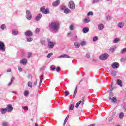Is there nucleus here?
Masks as SVG:
<instances>
[{
  "instance_id": "obj_48",
  "label": "nucleus",
  "mask_w": 126,
  "mask_h": 126,
  "mask_svg": "<svg viewBox=\"0 0 126 126\" xmlns=\"http://www.w3.org/2000/svg\"><path fill=\"white\" fill-rule=\"evenodd\" d=\"M3 126H8V123L7 122H3Z\"/></svg>"
},
{
  "instance_id": "obj_10",
  "label": "nucleus",
  "mask_w": 126,
  "mask_h": 126,
  "mask_svg": "<svg viewBox=\"0 0 126 126\" xmlns=\"http://www.w3.org/2000/svg\"><path fill=\"white\" fill-rule=\"evenodd\" d=\"M57 58L58 59H70V56H68L67 54H63L60 56H58Z\"/></svg>"
},
{
  "instance_id": "obj_44",
  "label": "nucleus",
  "mask_w": 126,
  "mask_h": 126,
  "mask_svg": "<svg viewBox=\"0 0 126 126\" xmlns=\"http://www.w3.org/2000/svg\"><path fill=\"white\" fill-rule=\"evenodd\" d=\"M87 15H88V16H90V15H93V12H92V11H90V12H89L88 13Z\"/></svg>"
},
{
  "instance_id": "obj_55",
  "label": "nucleus",
  "mask_w": 126,
  "mask_h": 126,
  "mask_svg": "<svg viewBox=\"0 0 126 126\" xmlns=\"http://www.w3.org/2000/svg\"><path fill=\"white\" fill-rule=\"evenodd\" d=\"M41 43L42 45H46V41L45 40H41Z\"/></svg>"
},
{
  "instance_id": "obj_3",
  "label": "nucleus",
  "mask_w": 126,
  "mask_h": 126,
  "mask_svg": "<svg viewBox=\"0 0 126 126\" xmlns=\"http://www.w3.org/2000/svg\"><path fill=\"white\" fill-rule=\"evenodd\" d=\"M40 12H42V13H43V14H49V13H50L49 8H46L45 9V6H42L40 8Z\"/></svg>"
},
{
  "instance_id": "obj_11",
  "label": "nucleus",
  "mask_w": 126,
  "mask_h": 126,
  "mask_svg": "<svg viewBox=\"0 0 126 126\" xmlns=\"http://www.w3.org/2000/svg\"><path fill=\"white\" fill-rule=\"evenodd\" d=\"M6 110H7V112H12L13 110V107H12L11 104H9L6 107Z\"/></svg>"
},
{
  "instance_id": "obj_53",
  "label": "nucleus",
  "mask_w": 126,
  "mask_h": 126,
  "mask_svg": "<svg viewBox=\"0 0 126 126\" xmlns=\"http://www.w3.org/2000/svg\"><path fill=\"white\" fill-rule=\"evenodd\" d=\"M18 70L20 71V72L22 71L23 70L22 68H21L20 66H18Z\"/></svg>"
},
{
  "instance_id": "obj_27",
  "label": "nucleus",
  "mask_w": 126,
  "mask_h": 126,
  "mask_svg": "<svg viewBox=\"0 0 126 126\" xmlns=\"http://www.w3.org/2000/svg\"><path fill=\"white\" fill-rule=\"evenodd\" d=\"M0 28L1 30H4V29L6 28V26H5V24H2L0 27Z\"/></svg>"
},
{
  "instance_id": "obj_5",
  "label": "nucleus",
  "mask_w": 126,
  "mask_h": 126,
  "mask_svg": "<svg viewBox=\"0 0 126 126\" xmlns=\"http://www.w3.org/2000/svg\"><path fill=\"white\" fill-rule=\"evenodd\" d=\"M47 42L48 45V48H49V49H53L55 45H56L55 42H52L51 41V39L49 38L47 39Z\"/></svg>"
},
{
  "instance_id": "obj_49",
  "label": "nucleus",
  "mask_w": 126,
  "mask_h": 126,
  "mask_svg": "<svg viewBox=\"0 0 126 126\" xmlns=\"http://www.w3.org/2000/svg\"><path fill=\"white\" fill-rule=\"evenodd\" d=\"M113 119H114V117H113L112 116L109 117L108 118L109 122H112V121H113Z\"/></svg>"
},
{
  "instance_id": "obj_18",
  "label": "nucleus",
  "mask_w": 126,
  "mask_h": 126,
  "mask_svg": "<svg viewBox=\"0 0 126 126\" xmlns=\"http://www.w3.org/2000/svg\"><path fill=\"white\" fill-rule=\"evenodd\" d=\"M20 63L22 64H26L27 63V60L23 59L20 61Z\"/></svg>"
},
{
  "instance_id": "obj_30",
  "label": "nucleus",
  "mask_w": 126,
  "mask_h": 126,
  "mask_svg": "<svg viewBox=\"0 0 126 126\" xmlns=\"http://www.w3.org/2000/svg\"><path fill=\"white\" fill-rule=\"evenodd\" d=\"M111 74L112 76H116V75H117V72L115 71H112Z\"/></svg>"
},
{
  "instance_id": "obj_57",
  "label": "nucleus",
  "mask_w": 126,
  "mask_h": 126,
  "mask_svg": "<svg viewBox=\"0 0 126 126\" xmlns=\"http://www.w3.org/2000/svg\"><path fill=\"white\" fill-rule=\"evenodd\" d=\"M50 68H51V70H54L56 69V67L50 66Z\"/></svg>"
},
{
  "instance_id": "obj_35",
  "label": "nucleus",
  "mask_w": 126,
  "mask_h": 126,
  "mask_svg": "<svg viewBox=\"0 0 126 126\" xmlns=\"http://www.w3.org/2000/svg\"><path fill=\"white\" fill-rule=\"evenodd\" d=\"M39 78H40V82H39L38 87H41V85L42 84V82L43 81V78L42 77H40Z\"/></svg>"
},
{
  "instance_id": "obj_13",
  "label": "nucleus",
  "mask_w": 126,
  "mask_h": 126,
  "mask_svg": "<svg viewBox=\"0 0 126 126\" xmlns=\"http://www.w3.org/2000/svg\"><path fill=\"white\" fill-rule=\"evenodd\" d=\"M32 34L33 33L30 31H28L25 33V35L27 36V37H30L31 36H32Z\"/></svg>"
},
{
  "instance_id": "obj_37",
  "label": "nucleus",
  "mask_w": 126,
  "mask_h": 126,
  "mask_svg": "<svg viewBox=\"0 0 126 126\" xmlns=\"http://www.w3.org/2000/svg\"><path fill=\"white\" fill-rule=\"evenodd\" d=\"M80 104H81V101H79L78 102L76 105H75V108H78V107H79V105H80Z\"/></svg>"
},
{
  "instance_id": "obj_47",
  "label": "nucleus",
  "mask_w": 126,
  "mask_h": 126,
  "mask_svg": "<svg viewBox=\"0 0 126 126\" xmlns=\"http://www.w3.org/2000/svg\"><path fill=\"white\" fill-rule=\"evenodd\" d=\"M22 109H23V110L27 111V110H28V107H27V106H22Z\"/></svg>"
},
{
  "instance_id": "obj_31",
  "label": "nucleus",
  "mask_w": 126,
  "mask_h": 126,
  "mask_svg": "<svg viewBox=\"0 0 126 126\" xmlns=\"http://www.w3.org/2000/svg\"><path fill=\"white\" fill-rule=\"evenodd\" d=\"M84 23H89V22H90V20H89V19H84Z\"/></svg>"
},
{
  "instance_id": "obj_40",
  "label": "nucleus",
  "mask_w": 126,
  "mask_h": 126,
  "mask_svg": "<svg viewBox=\"0 0 126 126\" xmlns=\"http://www.w3.org/2000/svg\"><path fill=\"white\" fill-rule=\"evenodd\" d=\"M52 56H53V53H49L47 55V58H48V59H50V58H51V57H52Z\"/></svg>"
},
{
  "instance_id": "obj_6",
  "label": "nucleus",
  "mask_w": 126,
  "mask_h": 126,
  "mask_svg": "<svg viewBox=\"0 0 126 126\" xmlns=\"http://www.w3.org/2000/svg\"><path fill=\"white\" fill-rule=\"evenodd\" d=\"M108 58L109 55L107 53L102 54L99 57V59L100 60H101V61H106V60H107V59H108Z\"/></svg>"
},
{
  "instance_id": "obj_38",
  "label": "nucleus",
  "mask_w": 126,
  "mask_h": 126,
  "mask_svg": "<svg viewBox=\"0 0 126 126\" xmlns=\"http://www.w3.org/2000/svg\"><path fill=\"white\" fill-rule=\"evenodd\" d=\"M28 85L29 86V87H30L31 88H32V84L31 82H29L28 83Z\"/></svg>"
},
{
  "instance_id": "obj_16",
  "label": "nucleus",
  "mask_w": 126,
  "mask_h": 126,
  "mask_svg": "<svg viewBox=\"0 0 126 126\" xmlns=\"http://www.w3.org/2000/svg\"><path fill=\"white\" fill-rule=\"evenodd\" d=\"M74 47L76 49H79V47H80V44L78 41H76L74 43Z\"/></svg>"
},
{
  "instance_id": "obj_14",
  "label": "nucleus",
  "mask_w": 126,
  "mask_h": 126,
  "mask_svg": "<svg viewBox=\"0 0 126 126\" xmlns=\"http://www.w3.org/2000/svg\"><path fill=\"white\" fill-rule=\"evenodd\" d=\"M42 14L41 13H39L37 15L36 17H35V20L36 21H39L41 18H42Z\"/></svg>"
},
{
  "instance_id": "obj_22",
  "label": "nucleus",
  "mask_w": 126,
  "mask_h": 126,
  "mask_svg": "<svg viewBox=\"0 0 126 126\" xmlns=\"http://www.w3.org/2000/svg\"><path fill=\"white\" fill-rule=\"evenodd\" d=\"M0 112H1V113L2 115H3V114H5V113H6V112H7V110H6V108H2L0 110Z\"/></svg>"
},
{
  "instance_id": "obj_42",
  "label": "nucleus",
  "mask_w": 126,
  "mask_h": 126,
  "mask_svg": "<svg viewBox=\"0 0 126 126\" xmlns=\"http://www.w3.org/2000/svg\"><path fill=\"white\" fill-rule=\"evenodd\" d=\"M28 42H32L33 41V39L31 37H29L27 39Z\"/></svg>"
},
{
  "instance_id": "obj_50",
  "label": "nucleus",
  "mask_w": 126,
  "mask_h": 126,
  "mask_svg": "<svg viewBox=\"0 0 126 126\" xmlns=\"http://www.w3.org/2000/svg\"><path fill=\"white\" fill-rule=\"evenodd\" d=\"M56 71H57V72H60V71H61V68H60V67H57Z\"/></svg>"
},
{
  "instance_id": "obj_58",
  "label": "nucleus",
  "mask_w": 126,
  "mask_h": 126,
  "mask_svg": "<svg viewBox=\"0 0 126 126\" xmlns=\"http://www.w3.org/2000/svg\"><path fill=\"white\" fill-rule=\"evenodd\" d=\"M115 116H116V112H113L112 116L111 117H113V118H114Z\"/></svg>"
},
{
  "instance_id": "obj_7",
  "label": "nucleus",
  "mask_w": 126,
  "mask_h": 126,
  "mask_svg": "<svg viewBox=\"0 0 126 126\" xmlns=\"http://www.w3.org/2000/svg\"><path fill=\"white\" fill-rule=\"evenodd\" d=\"M68 7H69V8H70V9H72V10L75 9V4L73 2V1L71 0L69 2Z\"/></svg>"
},
{
  "instance_id": "obj_59",
  "label": "nucleus",
  "mask_w": 126,
  "mask_h": 126,
  "mask_svg": "<svg viewBox=\"0 0 126 126\" xmlns=\"http://www.w3.org/2000/svg\"><path fill=\"white\" fill-rule=\"evenodd\" d=\"M11 72V69L9 68L7 69V72Z\"/></svg>"
},
{
  "instance_id": "obj_34",
  "label": "nucleus",
  "mask_w": 126,
  "mask_h": 126,
  "mask_svg": "<svg viewBox=\"0 0 126 126\" xmlns=\"http://www.w3.org/2000/svg\"><path fill=\"white\" fill-rule=\"evenodd\" d=\"M114 96V93L110 92L109 95V99L111 100V97H113Z\"/></svg>"
},
{
  "instance_id": "obj_17",
  "label": "nucleus",
  "mask_w": 126,
  "mask_h": 126,
  "mask_svg": "<svg viewBox=\"0 0 126 126\" xmlns=\"http://www.w3.org/2000/svg\"><path fill=\"white\" fill-rule=\"evenodd\" d=\"M124 26H125V23L123 22H120L118 24V27H119V28H123Z\"/></svg>"
},
{
  "instance_id": "obj_2",
  "label": "nucleus",
  "mask_w": 126,
  "mask_h": 126,
  "mask_svg": "<svg viewBox=\"0 0 126 126\" xmlns=\"http://www.w3.org/2000/svg\"><path fill=\"white\" fill-rule=\"evenodd\" d=\"M62 10H63L64 12V13H65L66 14H68V13H70L71 12V11L68 9L66 6L63 5L61 7Z\"/></svg>"
},
{
  "instance_id": "obj_1",
  "label": "nucleus",
  "mask_w": 126,
  "mask_h": 126,
  "mask_svg": "<svg viewBox=\"0 0 126 126\" xmlns=\"http://www.w3.org/2000/svg\"><path fill=\"white\" fill-rule=\"evenodd\" d=\"M49 28L51 31H58L60 29V22L58 21L52 22L49 25Z\"/></svg>"
},
{
  "instance_id": "obj_56",
  "label": "nucleus",
  "mask_w": 126,
  "mask_h": 126,
  "mask_svg": "<svg viewBox=\"0 0 126 126\" xmlns=\"http://www.w3.org/2000/svg\"><path fill=\"white\" fill-rule=\"evenodd\" d=\"M31 56H32V53L31 52H29L28 54V58H31Z\"/></svg>"
},
{
  "instance_id": "obj_46",
  "label": "nucleus",
  "mask_w": 126,
  "mask_h": 126,
  "mask_svg": "<svg viewBox=\"0 0 126 126\" xmlns=\"http://www.w3.org/2000/svg\"><path fill=\"white\" fill-rule=\"evenodd\" d=\"M64 93L65 94V96H68V95H69V93H68L67 91H65Z\"/></svg>"
},
{
  "instance_id": "obj_25",
  "label": "nucleus",
  "mask_w": 126,
  "mask_h": 126,
  "mask_svg": "<svg viewBox=\"0 0 126 126\" xmlns=\"http://www.w3.org/2000/svg\"><path fill=\"white\" fill-rule=\"evenodd\" d=\"M14 80V77H12L11 78V81L8 84V86H10L12 83H13V81Z\"/></svg>"
},
{
  "instance_id": "obj_45",
  "label": "nucleus",
  "mask_w": 126,
  "mask_h": 126,
  "mask_svg": "<svg viewBox=\"0 0 126 126\" xmlns=\"http://www.w3.org/2000/svg\"><path fill=\"white\" fill-rule=\"evenodd\" d=\"M73 108H74V105L73 104H71L70 106V108L69 109L70 110H73Z\"/></svg>"
},
{
  "instance_id": "obj_60",
  "label": "nucleus",
  "mask_w": 126,
  "mask_h": 126,
  "mask_svg": "<svg viewBox=\"0 0 126 126\" xmlns=\"http://www.w3.org/2000/svg\"><path fill=\"white\" fill-rule=\"evenodd\" d=\"M66 122H67V120L65 119L63 123V126H64L65 124H66Z\"/></svg>"
},
{
  "instance_id": "obj_41",
  "label": "nucleus",
  "mask_w": 126,
  "mask_h": 126,
  "mask_svg": "<svg viewBox=\"0 0 126 126\" xmlns=\"http://www.w3.org/2000/svg\"><path fill=\"white\" fill-rule=\"evenodd\" d=\"M111 19H112V18H111V16H106V20H107V21H110V20H111Z\"/></svg>"
},
{
  "instance_id": "obj_36",
  "label": "nucleus",
  "mask_w": 126,
  "mask_h": 126,
  "mask_svg": "<svg viewBox=\"0 0 126 126\" xmlns=\"http://www.w3.org/2000/svg\"><path fill=\"white\" fill-rule=\"evenodd\" d=\"M93 41L94 42H97V41H98V37L97 36L94 37V38H93Z\"/></svg>"
},
{
  "instance_id": "obj_39",
  "label": "nucleus",
  "mask_w": 126,
  "mask_h": 126,
  "mask_svg": "<svg viewBox=\"0 0 126 126\" xmlns=\"http://www.w3.org/2000/svg\"><path fill=\"white\" fill-rule=\"evenodd\" d=\"M125 53H126V48H125L121 50V54H125Z\"/></svg>"
},
{
  "instance_id": "obj_52",
  "label": "nucleus",
  "mask_w": 126,
  "mask_h": 126,
  "mask_svg": "<svg viewBox=\"0 0 126 126\" xmlns=\"http://www.w3.org/2000/svg\"><path fill=\"white\" fill-rule=\"evenodd\" d=\"M79 102H81V104L82 103V105L84 104V98H83V99L81 100H80Z\"/></svg>"
},
{
  "instance_id": "obj_64",
  "label": "nucleus",
  "mask_w": 126,
  "mask_h": 126,
  "mask_svg": "<svg viewBox=\"0 0 126 126\" xmlns=\"http://www.w3.org/2000/svg\"><path fill=\"white\" fill-rule=\"evenodd\" d=\"M95 125V124H91L89 125V126H94Z\"/></svg>"
},
{
  "instance_id": "obj_20",
  "label": "nucleus",
  "mask_w": 126,
  "mask_h": 126,
  "mask_svg": "<svg viewBox=\"0 0 126 126\" xmlns=\"http://www.w3.org/2000/svg\"><path fill=\"white\" fill-rule=\"evenodd\" d=\"M12 33L14 36H17V35H18V31L17 30H13L12 31Z\"/></svg>"
},
{
  "instance_id": "obj_28",
  "label": "nucleus",
  "mask_w": 126,
  "mask_h": 126,
  "mask_svg": "<svg viewBox=\"0 0 126 126\" xmlns=\"http://www.w3.org/2000/svg\"><path fill=\"white\" fill-rule=\"evenodd\" d=\"M69 30H70L71 31H72V30H74V25L71 24V25H70Z\"/></svg>"
},
{
  "instance_id": "obj_23",
  "label": "nucleus",
  "mask_w": 126,
  "mask_h": 126,
  "mask_svg": "<svg viewBox=\"0 0 126 126\" xmlns=\"http://www.w3.org/2000/svg\"><path fill=\"white\" fill-rule=\"evenodd\" d=\"M121 41V39L119 38H116L115 39H114V40H113V43L114 44H117V43H119V42H120Z\"/></svg>"
},
{
  "instance_id": "obj_54",
  "label": "nucleus",
  "mask_w": 126,
  "mask_h": 126,
  "mask_svg": "<svg viewBox=\"0 0 126 126\" xmlns=\"http://www.w3.org/2000/svg\"><path fill=\"white\" fill-rule=\"evenodd\" d=\"M35 32H36V33H39V32H40V29L36 28L35 29Z\"/></svg>"
},
{
  "instance_id": "obj_8",
  "label": "nucleus",
  "mask_w": 126,
  "mask_h": 126,
  "mask_svg": "<svg viewBox=\"0 0 126 126\" xmlns=\"http://www.w3.org/2000/svg\"><path fill=\"white\" fill-rule=\"evenodd\" d=\"M0 51H1V52H5V45H4V43L2 41H0Z\"/></svg>"
},
{
  "instance_id": "obj_26",
  "label": "nucleus",
  "mask_w": 126,
  "mask_h": 126,
  "mask_svg": "<svg viewBox=\"0 0 126 126\" xmlns=\"http://www.w3.org/2000/svg\"><path fill=\"white\" fill-rule=\"evenodd\" d=\"M77 93V87H76L75 90L74 92V94L73 96V99H74L75 98V95H76V94Z\"/></svg>"
},
{
  "instance_id": "obj_61",
  "label": "nucleus",
  "mask_w": 126,
  "mask_h": 126,
  "mask_svg": "<svg viewBox=\"0 0 126 126\" xmlns=\"http://www.w3.org/2000/svg\"><path fill=\"white\" fill-rule=\"evenodd\" d=\"M38 84V82H37V80L34 82V86H36Z\"/></svg>"
},
{
  "instance_id": "obj_62",
  "label": "nucleus",
  "mask_w": 126,
  "mask_h": 126,
  "mask_svg": "<svg viewBox=\"0 0 126 126\" xmlns=\"http://www.w3.org/2000/svg\"><path fill=\"white\" fill-rule=\"evenodd\" d=\"M87 58H90V55H89V54H87Z\"/></svg>"
},
{
  "instance_id": "obj_51",
  "label": "nucleus",
  "mask_w": 126,
  "mask_h": 126,
  "mask_svg": "<svg viewBox=\"0 0 126 126\" xmlns=\"http://www.w3.org/2000/svg\"><path fill=\"white\" fill-rule=\"evenodd\" d=\"M110 51L113 53V52H115V51H116V49L114 48H110Z\"/></svg>"
},
{
  "instance_id": "obj_12",
  "label": "nucleus",
  "mask_w": 126,
  "mask_h": 126,
  "mask_svg": "<svg viewBox=\"0 0 126 126\" xmlns=\"http://www.w3.org/2000/svg\"><path fill=\"white\" fill-rule=\"evenodd\" d=\"M61 3V0H57L52 3L53 6H58Z\"/></svg>"
},
{
  "instance_id": "obj_29",
  "label": "nucleus",
  "mask_w": 126,
  "mask_h": 126,
  "mask_svg": "<svg viewBox=\"0 0 126 126\" xmlns=\"http://www.w3.org/2000/svg\"><path fill=\"white\" fill-rule=\"evenodd\" d=\"M24 96H26V97H27L28 95H29V91H25L24 93Z\"/></svg>"
},
{
  "instance_id": "obj_24",
  "label": "nucleus",
  "mask_w": 126,
  "mask_h": 126,
  "mask_svg": "<svg viewBox=\"0 0 126 126\" xmlns=\"http://www.w3.org/2000/svg\"><path fill=\"white\" fill-rule=\"evenodd\" d=\"M124 116L125 115H124V113H120L119 115V119H120V120H123V119H124Z\"/></svg>"
},
{
  "instance_id": "obj_32",
  "label": "nucleus",
  "mask_w": 126,
  "mask_h": 126,
  "mask_svg": "<svg viewBox=\"0 0 126 126\" xmlns=\"http://www.w3.org/2000/svg\"><path fill=\"white\" fill-rule=\"evenodd\" d=\"M110 100H111L113 103H116V102H117V98H116L115 97L111 98Z\"/></svg>"
},
{
  "instance_id": "obj_21",
  "label": "nucleus",
  "mask_w": 126,
  "mask_h": 126,
  "mask_svg": "<svg viewBox=\"0 0 126 126\" xmlns=\"http://www.w3.org/2000/svg\"><path fill=\"white\" fill-rule=\"evenodd\" d=\"M117 84L118 85H119L121 87H123V82L122 80L118 79L117 80Z\"/></svg>"
},
{
  "instance_id": "obj_33",
  "label": "nucleus",
  "mask_w": 126,
  "mask_h": 126,
  "mask_svg": "<svg viewBox=\"0 0 126 126\" xmlns=\"http://www.w3.org/2000/svg\"><path fill=\"white\" fill-rule=\"evenodd\" d=\"M81 46H85L86 45V41H82L80 43Z\"/></svg>"
},
{
  "instance_id": "obj_4",
  "label": "nucleus",
  "mask_w": 126,
  "mask_h": 126,
  "mask_svg": "<svg viewBox=\"0 0 126 126\" xmlns=\"http://www.w3.org/2000/svg\"><path fill=\"white\" fill-rule=\"evenodd\" d=\"M26 18L28 20H31L32 19V14L30 10H27L26 11Z\"/></svg>"
},
{
  "instance_id": "obj_63",
  "label": "nucleus",
  "mask_w": 126,
  "mask_h": 126,
  "mask_svg": "<svg viewBox=\"0 0 126 126\" xmlns=\"http://www.w3.org/2000/svg\"><path fill=\"white\" fill-rule=\"evenodd\" d=\"M40 77H41L43 79V77H44V73H42Z\"/></svg>"
},
{
  "instance_id": "obj_15",
  "label": "nucleus",
  "mask_w": 126,
  "mask_h": 126,
  "mask_svg": "<svg viewBox=\"0 0 126 126\" xmlns=\"http://www.w3.org/2000/svg\"><path fill=\"white\" fill-rule=\"evenodd\" d=\"M83 33L86 34V33H88L89 32V28L88 27H85L82 30Z\"/></svg>"
},
{
  "instance_id": "obj_19",
  "label": "nucleus",
  "mask_w": 126,
  "mask_h": 126,
  "mask_svg": "<svg viewBox=\"0 0 126 126\" xmlns=\"http://www.w3.org/2000/svg\"><path fill=\"white\" fill-rule=\"evenodd\" d=\"M98 30H103L104 29V25L103 24H99L98 25Z\"/></svg>"
},
{
  "instance_id": "obj_43",
  "label": "nucleus",
  "mask_w": 126,
  "mask_h": 126,
  "mask_svg": "<svg viewBox=\"0 0 126 126\" xmlns=\"http://www.w3.org/2000/svg\"><path fill=\"white\" fill-rule=\"evenodd\" d=\"M102 0H93V3H96L97 2H99V1H101Z\"/></svg>"
},
{
  "instance_id": "obj_9",
  "label": "nucleus",
  "mask_w": 126,
  "mask_h": 126,
  "mask_svg": "<svg viewBox=\"0 0 126 126\" xmlns=\"http://www.w3.org/2000/svg\"><path fill=\"white\" fill-rule=\"evenodd\" d=\"M111 66L113 68H119L120 67V64L117 62H114L112 63Z\"/></svg>"
}]
</instances>
